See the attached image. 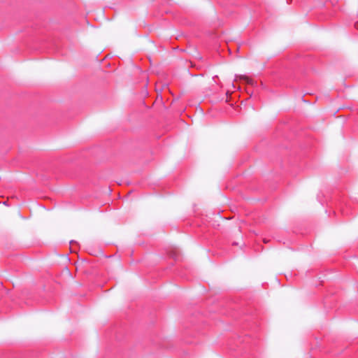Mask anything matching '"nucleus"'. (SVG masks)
<instances>
[{
  "label": "nucleus",
  "instance_id": "nucleus-1",
  "mask_svg": "<svg viewBox=\"0 0 358 358\" xmlns=\"http://www.w3.org/2000/svg\"><path fill=\"white\" fill-rule=\"evenodd\" d=\"M357 29H358V26H357Z\"/></svg>",
  "mask_w": 358,
  "mask_h": 358
}]
</instances>
